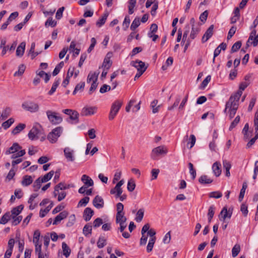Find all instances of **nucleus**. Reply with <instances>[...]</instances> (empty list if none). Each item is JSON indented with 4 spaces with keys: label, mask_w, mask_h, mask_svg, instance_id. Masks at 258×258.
Returning <instances> with one entry per match:
<instances>
[{
    "label": "nucleus",
    "mask_w": 258,
    "mask_h": 258,
    "mask_svg": "<svg viewBox=\"0 0 258 258\" xmlns=\"http://www.w3.org/2000/svg\"><path fill=\"white\" fill-rule=\"evenodd\" d=\"M64 155L68 162H74L75 160L74 151L69 147H66L63 150Z\"/></svg>",
    "instance_id": "nucleus-9"
},
{
    "label": "nucleus",
    "mask_w": 258,
    "mask_h": 258,
    "mask_svg": "<svg viewBox=\"0 0 258 258\" xmlns=\"http://www.w3.org/2000/svg\"><path fill=\"white\" fill-rule=\"evenodd\" d=\"M112 56L111 52H108L104 59L102 67L104 68L106 70H108L112 65V61L110 58Z\"/></svg>",
    "instance_id": "nucleus-13"
},
{
    "label": "nucleus",
    "mask_w": 258,
    "mask_h": 258,
    "mask_svg": "<svg viewBox=\"0 0 258 258\" xmlns=\"http://www.w3.org/2000/svg\"><path fill=\"white\" fill-rule=\"evenodd\" d=\"M85 83L84 82H81L79 84H78L75 88V89L73 92V95H75L77 92L79 91H82L83 90V89L85 87Z\"/></svg>",
    "instance_id": "nucleus-35"
},
{
    "label": "nucleus",
    "mask_w": 258,
    "mask_h": 258,
    "mask_svg": "<svg viewBox=\"0 0 258 258\" xmlns=\"http://www.w3.org/2000/svg\"><path fill=\"white\" fill-rule=\"evenodd\" d=\"M215 207L214 205H211L208 210V216L210 217V219H212L215 213Z\"/></svg>",
    "instance_id": "nucleus-60"
},
{
    "label": "nucleus",
    "mask_w": 258,
    "mask_h": 258,
    "mask_svg": "<svg viewBox=\"0 0 258 258\" xmlns=\"http://www.w3.org/2000/svg\"><path fill=\"white\" fill-rule=\"evenodd\" d=\"M40 127V125L38 123L33 126L28 134L29 139L33 141L39 138V136L41 134V132L39 129Z\"/></svg>",
    "instance_id": "nucleus-6"
},
{
    "label": "nucleus",
    "mask_w": 258,
    "mask_h": 258,
    "mask_svg": "<svg viewBox=\"0 0 258 258\" xmlns=\"http://www.w3.org/2000/svg\"><path fill=\"white\" fill-rule=\"evenodd\" d=\"M81 180L84 183V185L88 187L92 186L94 184L93 180L89 176L86 174L82 175Z\"/></svg>",
    "instance_id": "nucleus-16"
},
{
    "label": "nucleus",
    "mask_w": 258,
    "mask_h": 258,
    "mask_svg": "<svg viewBox=\"0 0 258 258\" xmlns=\"http://www.w3.org/2000/svg\"><path fill=\"white\" fill-rule=\"evenodd\" d=\"M188 167L189 169V173L192 175V179H195L196 177V171L194 168V165L191 163H189Z\"/></svg>",
    "instance_id": "nucleus-55"
},
{
    "label": "nucleus",
    "mask_w": 258,
    "mask_h": 258,
    "mask_svg": "<svg viewBox=\"0 0 258 258\" xmlns=\"http://www.w3.org/2000/svg\"><path fill=\"white\" fill-rule=\"evenodd\" d=\"M241 46V42L240 41H237L232 46L231 51L232 53L237 51L240 49Z\"/></svg>",
    "instance_id": "nucleus-48"
},
{
    "label": "nucleus",
    "mask_w": 258,
    "mask_h": 258,
    "mask_svg": "<svg viewBox=\"0 0 258 258\" xmlns=\"http://www.w3.org/2000/svg\"><path fill=\"white\" fill-rule=\"evenodd\" d=\"M90 198L88 197H85L82 199L79 202L78 207L85 206L89 202Z\"/></svg>",
    "instance_id": "nucleus-47"
},
{
    "label": "nucleus",
    "mask_w": 258,
    "mask_h": 258,
    "mask_svg": "<svg viewBox=\"0 0 258 258\" xmlns=\"http://www.w3.org/2000/svg\"><path fill=\"white\" fill-rule=\"evenodd\" d=\"M130 23V17L128 16H126L125 17L124 21L122 24L123 29L124 30H126V29L128 27Z\"/></svg>",
    "instance_id": "nucleus-61"
},
{
    "label": "nucleus",
    "mask_w": 258,
    "mask_h": 258,
    "mask_svg": "<svg viewBox=\"0 0 258 258\" xmlns=\"http://www.w3.org/2000/svg\"><path fill=\"white\" fill-rule=\"evenodd\" d=\"M92 231V226L86 225L83 228V233L85 235L90 234Z\"/></svg>",
    "instance_id": "nucleus-62"
},
{
    "label": "nucleus",
    "mask_w": 258,
    "mask_h": 258,
    "mask_svg": "<svg viewBox=\"0 0 258 258\" xmlns=\"http://www.w3.org/2000/svg\"><path fill=\"white\" fill-rule=\"evenodd\" d=\"M14 119L13 118H10L7 121L4 122L2 123V126L5 130L8 128L14 122Z\"/></svg>",
    "instance_id": "nucleus-38"
},
{
    "label": "nucleus",
    "mask_w": 258,
    "mask_h": 258,
    "mask_svg": "<svg viewBox=\"0 0 258 258\" xmlns=\"http://www.w3.org/2000/svg\"><path fill=\"white\" fill-rule=\"evenodd\" d=\"M79 113L77 111L74 110L70 115V119L74 121L75 123H77L79 122Z\"/></svg>",
    "instance_id": "nucleus-31"
},
{
    "label": "nucleus",
    "mask_w": 258,
    "mask_h": 258,
    "mask_svg": "<svg viewBox=\"0 0 258 258\" xmlns=\"http://www.w3.org/2000/svg\"><path fill=\"white\" fill-rule=\"evenodd\" d=\"M69 188V185H67L63 183L60 182L55 186V190H63Z\"/></svg>",
    "instance_id": "nucleus-58"
},
{
    "label": "nucleus",
    "mask_w": 258,
    "mask_h": 258,
    "mask_svg": "<svg viewBox=\"0 0 258 258\" xmlns=\"http://www.w3.org/2000/svg\"><path fill=\"white\" fill-rule=\"evenodd\" d=\"M53 207V203L51 202L44 210L41 209L39 212L40 217H44L50 210Z\"/></svg>",
    "instance_id": "nucleus-29"
},
{
    "label": "nucleus",
    "mask_w": 258,
    "mask_h": 258,
    "mask_svg": "<svg viewBox=\"0 0 258 258\" xmlns=\"http://www.w3.org/2000/svg\"><path fill=\"white\" fill-rule=\"evenodd\" d=\"M97 107L96 106H86L82 108L81 115L82 116H90L96 113Z\"/></svg>",
    "instance_id": "nucleus-8"
},
{
    "label": "nucleus",
    "mask_w": 258,
    "mask_h": 258,
    "mask_svg": "<svg viewBox=\"0 0 258 258\" xmlns=\"http://www.w3.org/2000/svg\"><path fill=\"white\" fill-rule=\"evenodd\" d=\"M33 178L30 175H24L21 181V184L24 186H27L30 185L33 182Z\"/></svg>",
    "instance_id": "nucleus-20"
},
{
    "label": "nucleus",
    "mask_w": 258,
    "mask_h": 258,
    "mask_svg": "<svg viewBox=\"0 0 258 258\" xmlns=\"http://www.w3.org/2000/svg\"><path fill=\"white\" fill-rule=\"evenodd\" d=\"M12 218L11 215L9 212L5 214L0 220V224H5Z\"/></svg>",
    "instance_id": "nucleus-30"
},
{
    "label": "nucleus",
    "mask_w": 258,
    "mask_h": 258,
    "mask_svg": "<svg viewBox=\"0 0 258 258\" xmlns=\"http://www.w3.org/2000/svg\"><path fill=\"white\" fill-rule=\"evenodd\" d=\"M11 109L10 108H7L1 114V117L3 119H6L10 114Z\"/></svg>",
    "instance_id": "nucleus-57"
},
{
    "label": "nucleus",
    "mask_w": 258,
    "mask_h": 258,
    "mask_svg": "<svg viewBox=\"0 0 258 258\" xmlns=\"http://www.w3.org/2000/svg\"><path fill=\"white\" fill-rule=\"evenodd\" d=\"M144 209L143 208L140 209L136 214L135 220L137 222H140L143 220L144 215Z\"/></svg>",
    "instance_id": "nucleus-28"
},
{
    "label": "nucleus",
    "mask_w": 258,
    "mask_h": 258,
    "mask_svg": "<svg viewBox=\"0 0 258 258\" xmlns=\"http://www.w3.org/2000/svg\"><path fill=\"white\" fill-rule=\"evenodd\" d=\"M98 74H96L95 72L94 73H90L88 76L87 82V83H90L91 81L92 82H97L98 79Z\"/></svg>",
    "instance_id": "nucleus-25"
},
{
    "label": "nucleus",
    "mask_w": 258,
    "mask_h": 258,
    "mask_svg": "<svg viewBox=\"0 0 258 258\" xmlns=\"http://www.w3.org/2000/svg\"><path fill=\"white\" fill-rule=\"evenodd\" d=\"M131 65L136 68L138 72H145L147 68V67L145 66V63L139 60L131 61Z\"/></svg>",
    "instance_id": "nucleus-10"
},
{
    "label": "nucleus",
    "mask_w": 258,
    "mask_h": 258,
    "mask_svg": "<svg viewBox=\"0 0 258 258\" xmlns=\"http://www.w3.org/2000/svg\"><path fill=\"white\" fill-rule=\"evenodd\" d=\"M69 215V213L67 211H63L60 212L58 215L56 216L53 222V225H57L59 222H60L61 220L66 218Z\"/></svg>",
    "instance_id": "nucleus-12"
},
{
    "label": "nucleus",
    "mask_w": 258,
    "mask_h": 258,
    "mask_svg": "<svg viewBox=\"0 0 258 258\" xmlns=\"http://www.w3.org/2000/svg\"><path fill=\"white\" fill-rule=\"evenodd\" d=\"M57 24V22L52 19V18L49 17L45 22V26H51L53 27L56 26Z\"/></svg>",
    "instance_id": "nucleus-45"
},
{
    "label": "nucleus",
    "mask_w": 258,
    "mask_h": 258,
    "mask_svg": "<svg viewBox=\"0 0 258 258\" xmlns=\"http://www.w3.org/2000/svg\"><path fill=\"white\" fill-rule=\"evenodd\" d=\"M37 75L41 78H42L44 79L45 82L47 83L50 79V76L48 74L46 73L43 71H40Z\"/></svg>",
    "instance_id": "nucleus-39"
},
{
    "label": "nucleus",
    "mask_w": 258,
    "mask_h": 258,
    "mask_svg": "<svg viewBox=\"0 0 258 258\" xmlns=\"http://www.w3.org/2000/svg\"><path fill=\"white\" fill-rule=\"evenodd\" d=\"M94 214V211L90 208H86L83 213V218L86 221H89Z\"/></svg>",
    "instance_id": "nucleus-17"
},
{
    "label": "nucleus",
    "mask_w": 258,
    "mask_h": 258,
    "mask_svg": "<svg viewBox=\"0 0 258 258\" xmlns=\"http://www.w3.org/2000/svg\"><path fill=\"white\" fill-rule=\"evenodd\" d=\"M59 84V80L55 81L53 83L50 90L48 92V94L50 95H51L52 94H53L54 93V92L56 91V89Z\"/></svg>",
    "instance_id": "nucleus-50"
},
{
    "label": "nucleus",
    "mask_w": 258,
    "mask_h": 258,
    "mask_svg": "<svg viewBox=\"0 0 258 258\" xmlns=\"http://www.w3.org/2000/svg\"><path fill=\"white\" fill-rule=\"evenodd\" d=\"M123 205L121 203H118L116 205V210H117V213L116 214H124L123 212Z\"/></svg>",
    "instance_id": "nucleus-59"
},
{
    "label": "nucleus",
    "mask_w": 258,
    "mask_h": 258,
    "mask_svg": "<svg viewBox=\"0 0 258 258\" xmlns=\"http://www.w3.org/2000/svg\"><path fill=\"white\" fill-rule=\"evenodd\" d=\"M199 181L203 184H210L213 182V179L209 178L207 175H203L199 178Z\"/></svg>",
    "instance_id": "nucleus-22"
},
{
    "label": "nucleus",
    "mask_w": 258,
    "mask_h": 258,
    "mask_svg": "<svg viewBox=\"0 0 258 258\" xmlns=\"http://www.w3.org/2000/svg\"><path fill=\"white\" fill-rule=\"evenodd\" d=\"M121 175V171L120 170H117L114 175L113 179V183H115L116 181H118L120 179Z\"/></svg>",
    "instance_id": "nucleus-63"
},
{
    "label": "nucleus",
    "mask_w": 258,
    "mask_h": 258,
    "mask_svg": "<svg viewBox=\"0 0 258 258\" xmlns=\"http://www.w3.org/2000/svg\"><path fill=\"white\" fill-rule=\"evenodd\" d=\"M23 208H24V207L22 205H21L19 206H17L15 208H14L11 211V213H12V214H11V217L18 216L19 214L21 212V211L23 209Z\"/></svg>",
    "instance_id": "nucleus-21"
},
{
    "label": "nucleus",
    "mask_w": 258,
    "mask_h": 258,
    "mask_svg": "<svg viewBox=\"0 0 258 258\" xmlns=\"http://www.w3.org/2000/svg\"><path fill=\"white\" fill-rule=\"evenodd\" d=\"M220 215H221L223 220H225L227 217L230 218L231 216V214L228 215V211L226 207H224L221 211Z\"/></svg>",
    "instance_id": "nucleus-46"
},
{
    "label": "nucleus",
    "mask_w": 258,
    "mask_h": 258,
    "mask_svg": "<svg viewBox=\"0 0 258 258\" xmlns=\"http://www.w3.org/2000/svg\"><path fill=\"white\" fill-rule=\"evenodd\" d=\"M137 0H130L128 6V13L131 15L134 13V8L135 7Z\"/></svg>",
    "instance_id": "nucleus-41"
},
{
    "label": "nucleus",
    "mask_w": 258,
    "mask_h": 258,
    "mask_svg": "<svg viewBox=\"0 0 258 258\" xmlns=\"http://www.w3.org/2000/svg\"><path fill=\"white\" fill-rule=\"evenodd\" d=\"M63 131V127L57 126L53 129L47 136V139L51 143H55L57 141L58 138L60 136Z\"/></svg>",
    "instance_id": "nucleus-3"
},
{
    "label": "nucleus",
    "mask_w": 258,
    "mask_h": 258,
    "mask_svg": "<svg viewBox=\"0 0 258 258\" xmlns=\"http://www.w3.org/2000/svg\"><path fill=\"white\" fill-rule=\"evenodd\" d=\"M25 66L24 64H21L19 67V70L18 71L16 72L14 74L15 76H21L24 72L25 70Z\"/></svg>",
    "instance_id": "nucleus-51"
},
{
    "label": "nucleus",
    "mask_w": 258,
    "mask_h": 258,
    "mask_svg": "<svg viewBox=\"0 0 258 258\" xmlns=\"http://www.w3.org/2000/svg\"><path fill=\"white\" fill-rule=\"evenodd\" d=\"M126 218L124 216V214L116 215V223L118 224L126 223Z\"/></svg>",
    "instance_id": "nucleus-27"
},
{
    "label": "nucleus",
    "mask_w": 258,
    "mask_h": 258,
    "mask_svg": "<svg viewBox=\"0 0 258 258\" xmlns=\"http://www.w3.org/2000/svg\"><path fill=\"white\" fill-rule=\"evenodd\" d=\"M22 106L24 109L31 112H37L39 109V105L33 102H25Z\"/></svg>",
    "instance_id": "nucleus-7"
},
{
    "label": "nucleus",
    "mask_w": 258,
    "mask_h": 258,
    "mask_svg": "<svg viewBox=\"0 0 258 258\" xmlns=\"http://www.w3.org/2000/svg\"><path fill=\"white\" fill-rule=\"evenodd\" d=\"M76 221V217L74 214H72L70 216L69 218V221L67 223V227H71L74 225Z\"/></svg>",
    "instance_id": "nucleus-53"
},
{
    "label": "nucleus",
    "mask_w": 258,
    "mask_h": 258,
    "mask_svg": "<svg viewBox=\"0 0 258 258\" xmlns=\"http://www.w3.org/2000/svg\"><path fill=\"white\" fill-rule=\"evenodd\" d=\"M122 105V102L119 100L115 101L112 104L108 117L109 120H112L114 118L120 109Z\"/></svg>",
    "instance_id": "nucleus-4"
},
{
    "label": "nucleus",
    "mask_w": 258,
    "mask_h": 258,
    "mask_svg": "<svg viewBox=\"0 0 258 258\" xmlns=\"http://www.w3.org/2000/svg\"><path fill=\"white\" fill-rule=\"evenodd\" d=\"M54 171L51 170L48 173L44 175L43 177H41V182H46L49 181L54 174Z\"/></svg>",
    "instance_id": "nucleus-32"
},
{
    "label": "nucleus",
    "mask_w": 258,
    "mask_h": 258,
    "mask_svg": "<svg viewBox=\"0 0 258 258\" xmlns=\"http://www.w3.org/2000/svg\"><path fill=\"white\" fill-rule=\"evenodd\" d=\"M21 149V147L17 143H15L13 145L6 151V154L8 155L12 153H14Z\"/></svg>",
    "instance_id": "nucleus-18"
},
{
    "label": "nucleus",
    "mask_w": 258,
    "mask_h": 258,
    "mask_svg": "<svg viewBox=\"0 0 258 258\" xmlns=\"http://www.w3.org/2000/svg\"><path fill=\"white\" fill-rule=\"evenodd\" d=\"M43 183V182H41V177L37 178L33 183V186L34 188V191H37L41 187V183Z\"/></svg>",
    "instance_id": "nucleus-40"
},
{
    "label": "nucleus",
    "mask_w": 258,
    "mask_h": 258,
    "mask_svg": "<svg viewBox=\"0 0 258 258\" xmlns=\"http://www.w3.org/2000/svg\"><path fill=\"white\" fill-rule=\"evenodd\" d=\"M93 204L97 209L102 208L104 205V200L101 197L97 195L93 200Z\"/></svg>",
    "instance_id": "nucleus-11"
},
{
    "label": "nucleus",
    "mask_w": 258,
    "mask_h": 258,
    "mask_svg": "<svg viewBox=\"0 0 258 258\" xmlns=\"http://www.w3.org/2000/svg\"><path fill=\"white\" fill-rule=\"evenodd\" d=\"M240 251V246L238 244H235L232 249V255L236 257Z\"/></svg>",
    "instance_id": "nucleus-34"
},
{
    "label": "nucleus",
    "mask_w": 258,
    "mask_h": 258,
    "mask_svg": "<svg viewBox=\"0 0 258 258\" xmlns=\"http://www.w3.org/2000/svg\"><path fill=\"white\" fill-rule=\"evenodd\" d=\"M46 113L48 119L52 124L56 125L62 121V118L59 113L56 112L48 110L46 112Z\"/></svg>",
    "instance_id": "nucleus-2"
},
{
    "label": "nucleus",
    "mask_w": 258,
    "mask_h": 258,
    "mask_svg": "<svg viewBox=\"0 0 258 258\" xmlns=\"http://www.w3.org/2000/svg\"><path fill=\"white\" fill-rule=\"evenodd\" d=\"M26 43L25 42H21L16 50V55L19 57H21L23 55L25 49Z\"/></svg>",
    "instance_id": "nucleus-19"
},
{
    "label": "nucleus",
    "mask_w": 258,
    "mask_h": 258,
    "mask_svg": "<svg viewBox=\"0 0 258 258\" xmlns=\"http://www.w3.org/2000/svg\"><path fill=\"white\" fill-rule=\"evenodd\" d=\"M168 152V149L165 146H160L154 148L151 153V158L153 160L158 159L159 155H165Z\"/></svg>",
    "instance_id": "nucleus-5"
},
{
    "label": "nucleus",
    "mask_w": 258,
    "mask_h": 258,
    "mask_svg": "<svg viewBox=\"0 0 258 258\" xmlns=\"http://www.w3.org/2000/svg\"><path fill=\"white\" fill-rule=\"evenodd\" d=\"M241 95L242 92L241 91H237L236 93L230 96L228 101L226 104L224 112H226L227 110L229 109V116L230 119L233 118L236 113L238 108V101Z\"/></svg>",
    "instance_id": "nucleus-1"
},
{
    "label": "nucleus",
    "mask_w": 258,
    "mask_h": 258,
    "mask_svg": "<svg viewBox=\"0 0 258 258\" xmlns=\"http://www.w3.org/2000/svg\"><path fill=\"white\" fill-rule=\"evenodd\" d=\"M64 62L63 61L60 62L55 68L54 70L52 72V75L53 76H55L57 75L59 72H60V69L63 67Z\"/></svg>",
    "instance_id": "nucleus-36"
},
{
    "label": "nucleus",
    "mask_w": 258,
    "mask_h": 258,
    "mask_svg": "<svg viewBox=\"0 0 258 258\" xmlns=\"http://www.w3.org/2000/svg\"><path fill=\"white\" fill-rule=\"evenodd\" d=\"M62 248L63 250V254L66 257H69L70 255L71 250L68 245L64 242L62 243Z\"/></svg>",
    "instance_id": "nucleus-26"
},
{
    "label": "nucleus",
    "mask_w": 258,
    "mask_h": 258,
    "mask_svg": "<svg viewBox=\"0 0 258 258\" xmlns=\"http://www.w3.org/2000/svg\"><path fill=\"white\" fill-rule=\"evenodd\" d=\"M211 76L209 75L203 80L201 85V88L202 89H204L207 86L211 81Z\"/></svg>",
    "instance_id": "nucleus-56"
},
{
    "label": "nucleus",
    "mask_w": 258,
    "mask_h": 258,
    "mask_svg": "<svg viewBox=\"0 0 258 258\" xmlns=\"http://www.w3.org/2000/svg\"><path fill=\"white\" fill-rule=\"evenodd\" d=\"M256 31L255 29H253L250 33L249 37L246 44V48H247L250 46V41L253 40V37L255 35Z\"/></svg>",
    "instance_id": "nucleus-49"
},
{
    "label": "nucleus",
    "mask_w": 258,
    "mask_h": 258,
    "mask_svg": "<svg viewBox=\"0 0 258 258\" xmlns=\"http://www.w3.org/2000/svg\"><path fill=\"white\" fill-rule=\"evenodd\" d=\"M140 25V19L136 18L131 26V29L132 30H135Z\"/></svg>",
    "instance_id": "nucleus-43"
},
{
    "label": "nucleus",
    "mask_w": 258,
    "mask_h": 258,
    "mask_svg": "<svg viewBox=\"0 0 258 258\" xmlns=\"http://www.w3.org/2000/svg\"><path fill=\"white\" fill-rule=\"evenodd\" d=\"M212 170L216 177L219 176L222 172L221 163L219 162H215L212 165Z\"/></svg>",
    "instance_id": "nucleus-15"
},
{
    "label": "nucleus",
    "mask_w": 258,
    "mask_h": 258,
    "mask_svg": "<svg viewBox=\"0 0 258 258\" xmlns=\"http://www.w3.org/2000/svg\"><path fill=\"white\" fill-rule=\"evenodd\" d=\"M240 121V116L239 115H237L234 120L231 122L230 127H229V130L231 131L233 128H234L237 124L239 123Z\"/></svg>",
    "instance_id": "nucleus-52"
},
{
    "label": "nucleus",
    "mask_w": 258,
    "mask_h": 258,
    "mask_svg": "<svg viewBox=\"0 0 258 258\" xmlns=\"http://www.w3.org/2000/svg\"><path fill=\"white\" fill-rule=\"evenodd\" d=\"M106 239L104 237H100L97 242V246L99 248H103L106 245Z\"/></svg>",
    "instance_id": "nucleus-44"
},
{
    "label": "nucleus",
    "mask_w": 258,
    "mask_h": 258,
    "mask_svg": "<svg viewBox=\"0 0 258 258\" xmlns=\"http://www.w3.org/2000/svg\"><path fill=\"white\" fill-rule=\"evenodd\" d=\"M158 103V100H154L151 103L150 106L151 108L152 109V112L153 113H156L158 112L159 109L160 107V105L157 106V104Z\"/></svg>",
    "instance_id": "nucleus-33"
},
{
    "label": "nucleus",
    "mask_w": 258,
    "mask_h": 258,
    "mask_svg": "<svg viewBox=\"0 0 258 258\" xmlns=\"http://www.w3.org/2000/svg\"><path fill=\"white\" fill-rule=\"evenodd\" d=\"M22 218H23V217L22 216L12 217V219H13L12 224L15 226L17 225L22 221Z\"/></svg>",
    "instance_id": "nucleus-54"
},
{
    "label": "nucleus",
    "mask_w": 258,
    "mask_h": 258,
    "mask_svg": "<svg viewBox=\"0 0 258 258\" xmlns=\"http://www.w3.org/2000/svg\"><path fill=\"white\" fill-rule=\"evenodd\" d=\"M108 17L107 14H105L104 16L100 18L96 22V25L98 27H101L103 25H104L106 21L107 18Z\"/></svg>",
    "instance_id": "nucleus-37"
},
{
    "label": "nucleus",
    "mask_w": 258,
    "mask_h": 258,
    "mask_svg": "<svg viewBox=\"0 0 258 258\" xmlns=\"http://www.w3.org/2000/svg\"><path fill=\"white\" fill-rule=\"evenodd\" d=\"M26 127V125L24 123H19L17 125L12 131V133L13 135H17L19 134L21 131L24 130Z\"/></svg>",
    "instance_id": "nucleus-24"
},
{
    "label": "nucleus",
    "mask_w": 258,
    "mask_h": 258,
    "mask_svg": "<svg viewBox=\"0 0 258 258\" xmlns=\"http://www.w3.org/2000/svg\"><path fill=\"white\" fill-rule=\"evenodd\" d=\"M136 187L135 181L133 179H130L127 182V188L128 191H133Z\"/></svg>",
    "instance_id": "nucleus-42"
},
{
    "label": "nucleus",
    "mask_w": 258,
    "mask_h": 258,
    "mask_svg": "<svg viewBox=\"0 0 258 258\" xmlns=\"http://www.w3.org/2000/svg\"><path fill=\"white\" fill-rule=\"evenodd\" d=\"M200 31V25H198L196 27H192L191 33L190 34V38L194 39L196 38L198 34Z\"/></svg>",
    "instance_id": "nucleus-23"
},
{
    "label": "nucleus",
    "mask_w": 258,
    "mask_h": 258,
    "mask_svg": "<svg viewBox=\"0 0 258 258\" xmlns=\"http://www.w3.org/2000/svg\"><path fill=\"white\" fill-rule=\"evenodd\" d=\"M64 10V7H62L58 9L57 11L55 17L57 19L59 20L62 17V13Z\"/></svg>",
    "instance_id": "nucleus-64"
},
{
    "label": "nucleus",
    "mask_w": 258,
    "mask_h": 258,
    "mask_svg": "<svg viewBox=\"0 0 258 258\" xmlns=\"http://www.w3.org/2000/svg\"><path fill=\"white\" fill-rule=\"evenodd\" d=\"M214 25H211L209 28L207 30L206 32L203 35L202 41L203 43L206 42L209 39H210L213 34Z\"/></svg>",
    "instance_id": "nucleus-14"
}]
</instances>
